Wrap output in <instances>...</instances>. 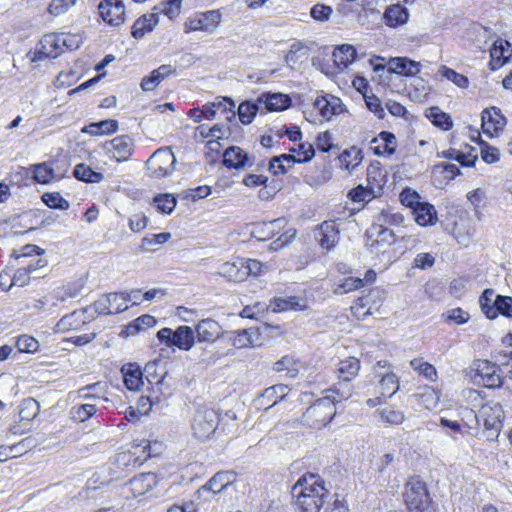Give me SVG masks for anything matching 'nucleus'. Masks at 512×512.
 Listing matches in <instances>:
<instances>
[{"instance_id":"f257e3e1","label":"nucleus","mask_w":512,"mask_h":512,"mask_svg":"<svg viewBox=\"0 0 512 512\" xmlns=\"http://www.w3.org/2000/svg\"><path fill=\"white\" fill-rule=\"evenodd\" d=\"M291 493L298 512H319L328 490L319 475L304 474L293 485Z\"/></svg>"},{"instance_id":"f03ea898","label":"nucleus","mask_w":512,"mask_h":512,"mask_svg":"<svg viewBox=\"0 0 512 512\" xmlns=\"http://www.w3.org/2000/svg\"><path fill=\"white\" fill-rule=\"evenodd\" d=\"M503 417L501 404L493 401L483 404L476 413L469 410L464 415L470 429L478 430L481 425L483 426V433L488 440H494L499 436Z\"/></svg>"},{"instance_id":"7ed1b4c3","label":"nucleus","mask_w":512,"mask_h":512,"mask_svg":"<svg viewBox=\"0 0 512 512\" xmlns=\"http://www.w3.org/2000/svg\"><path fill=\"white\" fill-rule=\"evenodd\" d=\"M326 395L318 400L307 409L310 417H315L318 426H326L329 424L336 414L335 403L346 400L351 396L350 391H340L331 388L326 391Z\"/></svg>"},{"instance_id":"20e7f679","label":"nucleus","mask_w":512,"mask_h":512,"mask_svg":"<svg viewBox=\"0 0 512 512\" xmlns=\"http://www.w3.org/2000/svg\"><path fill=\"white\" fill-rule=\"evenodd\" d=\"M176 157L171 148L164 147L157 149L146 161V168L149 176L161 179L170 176L176 165Z\"/></svg>"},{"instance_id":"39448f33","label":"nucleus","mask_w":512,"mask_h":512,"mask_svg":"<svg viewBox=\"0 0 512 512\" xmlns=\"http://www.w3.org/2000/svg\"><path fill=\"white\" fill-rule=\"evenodd\" d=\"M396 241L394 232L383 225H375L372 228L370 252L382 260L391 261L393 258L392 245Z\"/></svg>"},{"instance_id":"423d86ee","label":"nucleus","mask_w":512,"mask_h":512,"mask_svg":"<svg viewBox=\"0 0 512 512\" xmlns=\"http://www.w3.org/2000/svg\"><path fill=\"white\" fill-rule=\"evenodd\" d=\"M405 502L410 512H430V497L422 480L411 478L406 483Z\"/></svg>"},{"instance_id":"0eeeda50","label":"nucleus","mask_w":512,"mask_h":512,"mask_svg":"<svg viewBox=\"0 0 512 512\" xmlns=\"http://www.w3.org/2000/svg\"><path fill=\"white\" fill-rule=\"evenodd\" d=\"M379 61H384V58L376 56L369 60L375 72H383L387 69L389 73L403 76H415L420 72V63L407 57L390 58L386 65L379 63Z\"/></svg>"},{"instance_id":"6e6552de","label":"nucleus","mask_w":512,"mask_h":512,"mask_svg":"<svg viewBox=\"0 0 512 512\" xmlns=\"http://www.w3.org/2000/svg\"><path fill=\"white\" fill-rule=\"evenodd\" d=\"M150 442L142 440L134 451H122L115 455L114 464L123 471H131L141 466L150 457Z\"/></svg>"},{"instance_id":"1a4fd4ad","label":"nucleus","mask_w":512,"mask_h":512,"mask_svg":"<svg viewBox=\"0 0 512 512\" xmlns=\"http://www.w3.org/2000/svg\"><path fill=\"white\" fill-rule=\"evenodd\" d=\"M313 110L316 116L311 120L313 123L329 121L333 116L346 112L342 100L334 95L327 94L316 97L313 103Z\"/></svg>"},{"instance_id":"9d476101","label":"nucleus","mask_w":512,"mask_h":512,"mask_svg":"<svg viewBox=\"0 0 512 512\" xmlns=\"http://www.w3.org/2000/svg\"><path fill=\"white\" fill-rule=\"evenodd\" d=\"M219 424V415L213 409H199L192 422L193 434L199 440H207L213 435Z\"/></svg>"},{"instance_id":"9b49d317","label":"nucleus","mask_w":512,"mask_h":512,"mask_svg":"<svg viewBox=\"0 0 512 512\" xmlns=\"http://www.w3.org/2000/svg\"><path fill=\"white\" fill-rule=\"evenodd\" d=\"M160 342L167 346H175L180 350L188 351L194 344V332L189 326H179L176 330L162 328L157 332Z\"/></svg>"},{"instance_id":"f8f14e48","label":"nucleus","mask_w":512,"mask_h":512,"mask_svg":"<svg viewBox=\"0 0 512 512\" xmlns=\"http://www.w3.org/2000/svg\"><path fill=\"white\" fill-rule=\"evenodd\" d=\"M221 19L222 15L218 10L196 13L185 21V32L202 31L211 34L219 27Z\"/></svg>"},{"instance_id":"ddd939ff","label":"nucleus","mask_w":512,"mask_h":512,"mask_svg":"<svg viewBox=\"0 0 512 512\" xmlns=\"http://www.w3.org/2000/svg\"><path fill=\"white\" fill-rule=\"evenodd\" d=\"M475 374L472 376L474 383L487 388L500 387L502 379L498 373L499 368L487 360H477L474 363Z\"/></svg>"},{"instance_id":"4468645a","label":"nucleus","mask_w":512,"mask_h":512,"mask_svg":"<svg viewBox=\"0 0 512 512\" xmlns=\"http://www.w3.org/2000/svg\"><path fill=\"white\" fill-rule=\"evenodd\" d=\"M383 291L379 288H373L366 296L359 298L353 306L351 312L357 319H365L366 316L377 312L382 304Z\"/></svg>"},{"instance_id":"2eb2a0df","label":"nucleus","mask_w":512,"mask_h":512,"mask_svg":"<svg viewBox=\"0 0 512 512\" xmlns=\"http://www.w3.org/2000/svg\"><path fill=\"white\" fill-rule=\"evenodd\" d=\"M99 315L118 314L128 309L125 293H109L101 296L93 304Z\"/></svg>"},{"instance_id":"dca6fc26","label":"nucleus","mask_w":512,"mask_h":512,"mask_svg":"<svg viewBox=\"0 0 512 512\" xmlns=\"http://www.w3.org/2000/svg\"><path fill=\"white\" fill-rule=\"evenodd\" d=\"M104 150L111 159L117 162L127 161L134 150V142L128 135L118 136L105 143Z\"/></svg>"},{"instance_id":"f3484780","label":"nucleus","mask_w":512,"mask_h":512,"mask_svg":"<svg viewBox=\"0 0 512 512\" xmlns=\"http://www.w3.org/2000/svg\"><path fill=\"white\" fill-rule=\"evenodd\" d=\"M483 132L490 138L497 136L507 124L501 110L495 106L486 108L481 113Z\"/></svg>"},{"instance_id":"a211bd4d","label":"nucleus","mask_w":512,"mask_h":512,"mask_svg":"<svg viewBox=\"0 0 512 512\" xmlns=\"http://www.w3.org/2000/svg\"><path fill=\"white\" fill-rule=\"evenodd\" d=\"M98 9L102 19L110 25L117 26L124 21V4L119 0H103Z\"/></svg>"},{"instance_id":"6ab92c4d","label":"nucleus","mask_w":512,"mask_h":512,"mask_svg":"<svg viewBox=\"0 0 512 512\" xmlns=\"http://www.w3.org/2000/svg\"><path fill=\"white\" fill-rule=\"evenodd\" d=\"M512 53L511 45L508 41L498 38L494 41L490 49V67L491 70L501 68L510 58Z\"/></svg>"},{"instance_id":"aec40b11","label":"nucleus","mask_w":512,"mask_h":512,"mask_svg":"<svg viewBox=\"0 0 512 512\" xmlns=\"http://www.w3.org/2000/svg\"><path fill=\"white\" fill-rule=\"evenodd\" d=\"M88 322L86 310H75L63 316L56 324L55 331L69 332L80 330Z\"/></svg>"},{"instance_id":"412c9836","label":"nucleus","mask_w":512,"mask_h":512,"mask_svg":"<svg viewBox=\"0 0 512 512\" xmlns=\"http://www.w3.org/2000/svg\"><path fill=\"white\" fill-rule=\"evenodd\" d=\"M229 340L237 349L256 347L260 344V334L254 328L241 329L231 332Z\"/></svg>"},{"instance_id":"4be33fe9","label":"nucleus","mask_w":512,"mask_h":512,"mask_svg":"<svg viewBox=\"0 0 512 512\" xmlns=\"http://www.w3.org/2000/svg\"><path fill=\"white\" fill-rule=\"evenodd\" d=\"M374 153L379 156H391L397 148V140L393 133L382 131L371 141Z\"/></svg>"},{"instance_id":"5701e85b","label":"nucleus","mask_w":512,"mask_h":512,"mask_svg":"<svg viewBox=\"0 0 512 512\" xmlns=\"http://www.w3.org/2000/svg\"><path fill=\"white\" fill-rule=\"evenodd\" d=\"M129 488L135 497L144 495L157 485V476L154 473H141L129 481Z\"/></svg>"},{"instance_id":"b1692460","label":"nucleus","mask_w":512,"mask_h":512,"mask_svg":"<svg viewBox=\"0 0 512 512\" xmlns=\"http://www.w3.org/2000/svg\"><path fill=\"white\" fill-rule=\"evenodd\" d=\"M123 381L128 390L139 391L144 385L143 373L136 363H128L122 366Z\"/></svg>"},{"instance_id":"393cba45","label":"nucleus","mask_w":512,"mask_h":512,"mask_svg":"<svg viewBox=\"0 0 512 512\" xmlns=\"http://www.w3.org/2000/svg\"><path fill=\"white\" fill-rule=\"evenodd\" d=\"M284 224L285 220L281 218L257 223L252 230V235L260 241L269 240L280 233Z\"/></svg>"},{"instance_id":"a878e982","label":"nucleus","mask_w":512,"mask_h":512,"mask_svg":"<svg viewBox=\"0 0 512 512\" xmlns=\"http://www.w3.org/2000/svg\"><path fill=\"white\" fill-rule=\"evenodd\" d=\"M62 34L60 33H47L39 42V53H43L46 57L56 58L61 53L62 49Z\"/></svg>"},{"instance_id":"bb28decb","label":"nucleus","mask_w":512,"mask_h":512,"mask_svg":"<svg viewBox=\"0 0 512 512\" xmlns=\"http://www.w3.org/2000/svg\"><path fill=\"white\" fill-rule=\"evenodd\" d=\"M195 329L199 341H215L222 332L219 323L211 318L201 320Z\"/></svg>"},{"instance_id":"cd10ccee","label":"nucleus","mask_w":512,"mask_h":512,"mask_svg":"<svg viewBox=\"0 0 512 512\" xmlns=\"http://www.w3.org/2000/svg\"><path fill=\"white\" fill-rule=\"evenodd\" d=\"M319 244L327 251L331 250L339 240V231L333 222H323L317 233Z\"/></svg>"},{"instance_id":"c85d7f7f","label":"nucleus","mask_w":512,"mask_h":512,"mask_svg":"<svg viewBox=\"0 0 512 512\" xmlns=\"http://www.w3.org/2000/svg\"><path fill=\"white\" fill-rule=\"evenodd\" d=\"M158 22V16L152 10L151 13L142 15L134 22L131 34L135 39H141L146 33L151 32Z\"/></svg>"},{"instance_id":"c756f323","label":"nucleus","mask_w":512,"mask_h":512,"mask_svg":"<svg viewBox=\"0 0 512 512\" xmlns=\"http://www.w3.org/2000/svg\"><path fill=\"white\" fill-rule=\"evenodd\" d=\"M258 102L263 103L268 111H282L291 105L290 97L282 93L262 94Z\"/></svg>"},{"instance_id":"7c9ffc66","label":"nucleus","mask_w":512,"mask_h":512,"mask_svg":"<svg viewBox=\"0 0 512 512\" xmlns=\"http://www.w3.org/2000/svg\"><path fill=\"white\" fill-rule=\"evenodd\" d=\"M415 222L420 226L433 225L437 221V213L433 205L427 202H420L412 210Z\"/></svg>"},{"instance_id":"2f4dec72","label":"nucleus","mask_w":512,"mask_h":512,"mask_svg":"<svg viewBox=\"0 0 512 512\" xmlns=\"http://www.w3.org/2000/svg\"><path fill=\"white\" fill-rule=\"evenodd\" d=\"M339 160L346 171L353 173L363 161L362 150L357 146H351L340 154Z\"/></svg>"},{"instance_id":"473e14b6","label":"nucleus","mask_w":512,"mask_h":512,"mask_svg":"<svg viewBox=\"0 0 512 512\" xmlns=\"http://www.w3.org/2000/svg\"><path fill=\"white\" fill-rule=\"evenodd\" d=\"M233 478L234 475L230 472H218L200 490L218 494L232 485Z\"/></svg>"},{"instance_id":"72a5a7b5","label":"nucleus","mask_w":512,"mask_h":512,"mask_svg":"<svg viewBox=\"0 0 512 512\" xmlns=\"http://www.w3.org/2000/svg\"><path fill=\"white\" fill-rule=\"evenodd\" d=\"M303 368V364L293 356L286 355L276 361L273 369L279 373H285L287 377L295 378Z\"/></svg>"},{"instance_id":"f704fd0d","label":"nucleus","mask_w":512,"mask_h":512,"mask_svg":"<svg viewBox=\"0 0 512 512\" xmlns=\"http://www.w3.org/2000/svg\"><path fill=\"white\" fill-rule=\"evenodd\" d=\"M356 57V50L352 45L344 44L333 51L332 58L338 69L343 70L351 64Z\"/></svg>"},{"instance_id":"c9c22d12","label":"nucleus","mask_w":512,"mask_h":512,"mask_svg":"<svg viewBox=\"0 0 512 512\" xmlns=\"http://www.w3.org/2000/svg\"><path fill=\"white\" fill-rule=\"evenodd\" d=\"M374 416L386 425H400L405 420L404 412L393 407H384L375 411Z\"/></svg>"},{"instance_id":"e433bc0d","label":"nucleus","mask_w":512,"mask_h":512,"mask_svg":"<svg viewBox=\"0 0 512 512\" xmlns=\"http://www.w3.org/2000/svg\"><path fill=\"white\" fill-rule=\"evenodd\" d=\"M245 270L243 269V260L237 262L223 263L219 268V275L226 277L230 281L240 282L245 280Z\"/></svg>"},{"instance_id":"4c0bfd02","label":"nucleus","mask_w":512,"mask_h":512,"mask_svg":"<svg viewBox=\"0 0 512 512\" xmlns=\"http://www.w3.org/2000/svg\"><path fill=\"white\" fill-rule=\"evenodd\" d=\"M223 162L228 168L239 169L247 164L248 156L241 148L233 146L225 151Z\"/></svg>"},{"instance_id":"58836bf2","label":"nucleus","mask_w":512,"mask_h":512,"mask_svg":"<svg viewBox=\"0 0 512 512\" xmlns=\"http://www.w3.org/2000/svg\"><path fill=\"white\" fill-rule=\"evenodd\" d=\"M298 162L295 155L282 154L270 160L269 170L275 175L285 174Z\"/></svg>"},{"instance_id":"ea45409f","label":"nucleus","mask_w":512,"mask_h":512,"mask_svg":"<svg viewBox=\"0 0 512 512\" xmlns=\"http://www.w3.org/2000/svg\"><path fill=\"white\" fill-rule=\"evenodd\" d=\"M384 18L388 26L397 27L407 22L408 11L399 4L391 5L386 9Z\"/></svg>"},{"instance_id":"a19ab883","label":"nucleus","mask_w":512,"mask_h":512,"mask_svg":"<svg viewBox=\"0 0 512 512\" xmlns=\"http://www.w3.org/2000/svg\"><path fill=\"white\" fill-rule=\"evenodd\" d=\"M118 129V122L113 119L102 120L99 122H93L85 126L82 132L88 133L94 136L106 135L116 132Z\"/></svg>"},{"instance_id":"79ce46f5","label":"nucleus","mask_w":512,"mask_h":512,"mask_svg":"<svg viewBox=\"0 0 512 512\" xmlns=\"http://www.w3.org/2000/svg\"><path fill=\"white\" fill-rule=\"evenodd\" d=\"M419 404L425 409L432 410L437 407L440 394L433 387L424 386L419 389V392L415 395Z\"/></svg>"},{"instance_id":"37998d69","label":"nucleus","mask_w":512,"mask_h":512,"mask_svg":"<svg viewBox=\"0 0 512 512\" xmlns=\"http://www.w3.org/2000/svg\"><path fill=\"white\" fill-rule=\"evenodd\" d=\"M360 369V361L355 357H349L340 361L338 372L339 377L344 381H351L357 376Z\"/></svg>"},{"instance_id":"c03bdc74","label":"nucleus","mask_w":512,"mask_h":512,"mask_svg":"<svg viewBox=\"0 0 512 512\" xmlns=\"http://www.w3.org/2000/svg\"><path fill=\"white\" fill-rule=\"evenodd\" d=\"M426 116L435 126L443 130H449L453 125L451 117L438 107L429 108L426 112Z\"/></svg>"},{"instance_id":"a18cd8bd","label":"nucleus","mask_w":512,"mask_h":512,"mask_svg":"<svg viewBox=\"0 0 512 512\" xmlns=\"http://www.w3.org/2000/svg\"><path fill=\"white\" fill-rule=\"evenodd\" d=\"M379 386L382 396L392 397L399 390L398 376L393 372L384 374L379 381Z\"/></svg>"},{"instance_id":"49530a36","label":"nucleus","mask_w":512,"mask_h":512,"mask_svg":"<svg viewBox=\"0 0 512 512\" xmlns=\"http://www.w3.org/2000/svg\"><path fill=\"white\" fill-rule=\"evenodd\" d=\"M183 0H167L155 5L152 10L155 11L157 16L164 14L170 19L178 16L181 10Z\"/></svg>"},{"instance_id":"de8ad7c7","label":"nucleus","mask_w":512,"mask_h":512,"mask_svg":"<svg viewBox=\"0 0 512 512\" xmlns=\"http://www.w3.org/2000/svg\"><path fill=\"white\" fill-rule=\"evenodd\" d=\"M73 174L77 179L88 183H98L103 179L101 173L92 170L83 163L75 166Z\"/></svg>"},{"instance_id":"09e8293b","label":"nucleus","mask_w":512,"mask_h":512,"mask_svg":"<svg viewBox=\"0 0 512 512\" xmlns=\"http://www.w3.org/2000/svg\"><path fill=\"white\" fill-rule=\"evenodd\" d=\"M306 57L307 51L305 45L302 42H296L290 46V49L285 56V61L289 67L294 68L302 61V58Z\"/></svg>"},{"instance_id":"8fccbe9b","label":"nucleus","mask_w":512,"mask_h":512,"mask_svg":"<svg viewBox=\"0 0 512 512\" xmlns=\"http://www.w3.org/2000/svg\"><path fill=\"white\" fill-rule=\"evenodd\" d=\"M33 178L41 184H48L55 179L53 168L46 162L33 166Z\"/></svg>"},{"instance_id":"3c124183","label":"nucleus","mask_w":512,"mask_h":512,"mask_svg":"<svg viewBox=\"0 0 512 512\" xmlns=\"http://www.w3.org/2000/svg\"><path fill=\"white\" fill-rule=\"evenodd\" d=\"M96 413V405L92 403H83L71 408L72 419L78 422H84Z\"/></svg>"},{"instance_id":"603ef678","label":"nucleus","mask_w":512,"mask_h":512,"mask_svg":"<svg viewBox=\"0 0 512 512\" xmlns=\"http://www.w3.org/2000/svg\"><path fill=\"white\" fill-rule=\"evenodd\" d=\"M496 296L497 295H495L494 290L486 289L479 299L481 309L489 319H494L496 317V310L494 309L495 305L493 304Z\"/></svg>"},{"instance_id":"864d4df0","label":"nucleus","mask_w":512,"mask_h":512,"mask_svg":"<svg viewBox=\"0 0 512 512\" xmlns=\"http://www.w3.org/2000/svg\"><path fill=\"white\" fill-rule=\"evenodd\" d=\"M303 305L297 297H279L272 304L273 312L302 309Z\"/></svg>"},{"instance_id":"5fc2aeb1","label":"nucleus","mask_w":512,"mask_h":512,"mask_svg":"<svg viewBox=\"0 0 512 512\" xmlns=\"http://www.w3.org/2000/svg\"><path fill=\"white\" fill-rule=\"evenodd\" d=\"M410 366L430 381H435L437 372L433 365L425 362L422 358H415L410 361Z\"/></svg>"},{"instance_id":"6e6d98bb","label":"nucleus","mask_w":512,"mask_h":512,"mask_svg":"<svg viewBox=\"0 0 512 512\" xmlns=\"http://www.w3.org/2000/svg\"><path fill=\"white\" fill-rule=\"evenodd\" d=\"M156 322L157 321L153 316L149 314H144L136 318L133 322H131L127 326V331L130 334H135L141 330L155 326Z\"/></svg>"},{"instance_id":"4d7b16f0","label":"nucleus","mask_w":512,"mask_h":512,"mask_svg":"<svg viewBox=\"0 0 512 512\" xmlns=\"http://www.w3.org/2000/svg\"><path fill=\"white\" fill-rule=\"evenodd\" d=\"M291 155H295L298 163L310 161L314 154L313 145L310 143H299L297 147L290 148Z\"/></svg>"},{"instance_id":"13d9d810","label":"nucleus","mask_w":512,"mask_h":512,"mask_svg":"<svg viewBox=\"0 0 512 512\" xmlns=\"http://www.w3.org/2000/svg\"><path fill=\"white\" fill-rule=\"evenodd\" d=\"M258 111V105L253 102H243L238 107V116L239 120L243 124H249L253 121L256 113Z\"/></svg>"},{"instance_id":"bf43d9fd","label":"nucleus","mask_w":512,"mask_h":512,"mask_svg":"<svg viewBox=\"0 0 512 512\" xmlns=\"http://www.w3.org/2000/svg\"><path fill=\"white\" fill-rule=\"evenodd\" d=\"M15 346L21 353H34L39 349V342L32 336L21 335L17 338Z\"/></svg>"},{"instance_id":"052dcab7","label":"nucleus","mask_w":512,"mask_h":512,"mask_svg":"<svg viewBox=\"0 0 512 512\" xmlns=\"http://www.w3.org/2000/svg\"><path fill=\"white\" fill-rule=\"evenodd\" d=\"M171 238V233L169 232H161L158 234H151L142 239L141 247L144 250H152L154 246L161 245L169 241Z\"/></svg>"},{"instance_id":"680f3d73","label":"nucleus","mask_w":512,"mask_h":512,"mask_svg":"<svg viewBox=\"0 0 512 512\" xmlns=\"http://www.w3.org/2000/svg\"><path fill=\"white\" fill-rule=\"evenodd\" d=\"M287 392L288 387L286 385H274L264 390L262 398L273 401L270 406H274L278 400H282L287 395Z\"/></svg>"},{"instance_id":"e2e57ef3","label":"nucleus","mask_w":512,"mask_h":512,"mask_svg":"<svg viewBox=\"0 0 512 512\" xmlns=\"http://www.w3.org/2000/svg\"><path fill=\"white\" fill-rule=\"evenodd\" d=\"M364 286V280L358 277H347L334 289L337 294H344Z\"/></svg>"},{"instance_id":"0e129e2a","label":"nucleus","mask_w":512,"mask_h":512,"mask_svg":"<svg viewBox=\"0 0 512 512\" xmlns=\"http://www.w3.org/2000/svg\"><path fill=\"white\" fill-rule=\"evenodd\" d=\"M43 202L50 208L66 210L69 203L58 192L44 193L42 195Z\"/></svg>"},{"instance_id":"69168bd1","label":"nucleus","mask_w":512,"mask_h":512,"mask_svg":"<svg viewBox=\"0 0 512 512\" xmlns=\"http://www.w3.org/2000/svg\"><path fill=\"white\" fill-rule=\"evenodd\" d=\"M39 413V403L35 399H26L23 401L20 409L21 420H32Z\"/></svg>"},{"instance_id":"338daca9","label":"nucleus","mask_w":512,"mask_h":512,"mask_svg":"<svg viewBox=\"0 0 512 512\" xmlns=\"http://www.w3.org/2000/svg\"><path fill=\"white\" fill-rule=\"evenodd\" d=\"M154 203L156 204L159 211L162 213L170 214L174 210L177 202L173 195L162 194L154 198Z\"/></svg>"},{"instance_id":"774afa93","label":"nucleus","mask_w":512,"mask_h":512,"mask_svg":"<svg viewBox=\"0 0 512 512\" xmlns=\"http://www.w3.org/2000/svg\"><path fill=\"white\" fill-rule=\"evenodd\" d=\"M493 304L496 316L500 313L506 317H512V297L497 295Z\"/></svg>"}]
</instances>
